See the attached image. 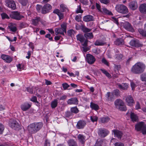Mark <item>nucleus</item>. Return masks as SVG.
<instances>
[{"label": "nucleus", "mask_w": 146, "mask_h": 146, "mask_svg": "<svg viewBox=\"0 0 146 146\" xmlns=\"http://www.w3.org/2000/svg\"><path fill=\"white\" fill-rule=\"evenodd\" d=\"M116 85L121 90H127L128 88V84L126 83H122L121 84L117 83Z\"/></svg>", "instance_id": "17"}, {"label": "nucleus", "mask_w": 146, "mask_h": 146, "mask_svg": "<svg viewBox=\"0 0 146 146\" xmlns=\"http://www.w3.org/2000/svg\"><path fill=\"white\" fill-rule=\"evenodd\" d=\"M100 119V121L101 123H105L110 120V118L108 116H106L101 117Z\"/></svg>", "instance_id": "29"}, {"label": "nucleus", "mask_w": 146, "mask_h": 146, "mask_svg": "<svg viewBox=\"0 0 146 146\" xmlns=\"http://www.w3.org/2000/svg\"><path fill=\"white\" fill-rule=\"evenodd\" d=\"M62 11L58 9H55L53 11V13L57 14L59 17V20H60L64 18V14Z\"/></svg>", "instance_id": "16"}, {"label": "nucleus", "mask_w": 146, "mask_h": 146, "mask_svg": "<svg viewBox=\"0 0 146 146\" xmlns=\"http://www.w3.org/2000/svg\"><path fill=\"white\" fill-rule=\"evenodd\" d=\"M78 101L76 98H73L69 99L67 101L68 104L69 105H77L78 104Z\"/></svg>", "instance_id": "15"}, {"label": "nucleus", "mask_w": 146, "mask_h": 146, "mask_svg": "<svg viewBox=\"0 0 146 146\" xmlns=\"http://www.w3.org/2000/svg\"><path fill=\"white\" fill-rule=\"evenodd\" d=\"M86 124V122L83 120H80L78 121L76 125V128L78 129H82Z\"/></svg>", "instance_id": "12"}, {"label": "nucleus", "mask_w": 146, "mask_h": 146, "mask_svg": "<svg viewBox=\"0 0 146 146\" xmlns=\"http://www.w3.org/2000/svg\"><path fill=\"white\" fill-rule=\"evenodd\" d=\"M60 10L63 12L67 13L69 12V9L67 6L64 4H62L60 5Z\"/></svg>", "instance_id": "23"}, {"label": "nucleus", "mask_w": 146, "mask_h": 146, "mask_svg": "<svg viewBox=\"0 0 146 146\" xmlns=\"http://www.w3.org/2000/svg\"><path fill=\"white\" fill-rule=\"evenodd\" d=\"M78 138L79 141L82 144H84L86 141V137L84 135L79 134L78 135Z\"/></svg>", "instance_id": "28"}, {"label": "nucleus", "mask_w": 146, "mask_h": 146, "mask_svg": "<svg viewBox=\"0 0 146 146\" xmlns=\"http://www.w3.org/2000/svg\"><path fill=\"white\" fill-rule=\"evenodd\" d=\"M119 109L120 110L122 111H125L127 110L126 107L124 105L122 106H120L119 107Z\"/></svg>", "instance_id": "56"}, {"label": "nucleus", "mask_w": 146, "mask_h": 146, "mask_svg": "<svg viewBox=\"0 0 146 146\" xmlns=\"http://www.w3.org/2000/svg\"><path fill=\"white\" fill-rule=\"evenodd\" d=\"M114 94L117 96L119 95V91L118 89H116L114 91Z\"/></svg>", "instance_id": "59"}, {"label": "nucleus", "mask_w": 146, "mask_h": 146, "mask_svg": "<svg viewBox=\"0 0 146 146\" xmlns=\"http://www.w3.org/2000/svg\"><path fill=\"white\" fill-rule=\"evenodd\" d=\"M28 26V24L25 23H22L20 24L19 27L21 28H24Z\"/></svg>", "instance_id": "49"}, {"label": "nucleus", "mask_w": 146, "mask_h": 146, "mask_svg": "<svg viewBox=\"0 0 146 146\" xmlns=\"http://www.w3.org/2000/svg\"><path fill=\"white\" fill-rule=\"evenodd\" d=\"M58 104L57 100H55L52 101L51 103V105L52 108H55L57 106Z\"/></svg>", "instance_id": "42"}, {"label": "nucleus", "mask_w": 146, "mask_h": 146, "mask_svg": "<svg viewBox=\"0 0 146 146\" xmlns=\"http://www.w3.org/2000/svg\"><path fill=\"white\" fill-rule=\"evenodd\" d=\"M115 9L118 12L123 14L127 13L129 12L127 7L123 5H117L115 7Z\"/></svg>", "instance_id": "6"}, {"label": "nucleus", "mask_w": 146, "mask_h": 146, "mask_svg": "<svg viewBox=\"0 0 146 146\" xmlns=\"http://www.w3.org/2000/svg\"><path fill=\"white\" fill-rule=\"evenodd\" d=\"M75 33L73 29H70L67 31V34L68 36H71Z\"/></svg>", "instance_id": "51"}, {"label": "nucleus", "mask_w": 146, "mask_h": 146, "mask_svg": "<svg viewBox=\"0 0 146 146\" xmlns=\"http://www.w3.org/2000/svg\"><path fill=\"white\" fill-rule=\"evenodd\" d=\"M9 125L12 128L17 127L19 126L18 123L14 120L11 119L10 121Z\"/></svg>", "instance_id": "24"}, {"label": "nucleus", "mask_w": 146, "mask_h": 146, "mask_svg": "<svg viewBox=\"0 0 146 146\" xmlns=\"http://www.w3.org/2000/svg\"><path fill=\"white\" fill-rule=\"evenodd\" d=\"M80 28L84 33L89 32L91 31L92 29L87 28L84 25H82L80 26Z\"/></svg>", "instance_id": "34"}, {"label": "nucleus", "mask_w": 146, "mask_h": 146, "mask_svg": "<svg viewBox=\"0 0 146 146\" xmlns=\"http://www.w3.org/2000/svg\"><path fill=\"white\" fill-rule=\"evenodd\" d=\"M109 133V131L107 129L104 128H100L98 129V134L100 137H105Z\"/></svg>", "instance_id": "7"}, {"label": "nucleus", "mask_w": 146, "mask_h": 146, "mask_svg": "<svg viewBox=\"0 0 146 146\" xmlns=\"http://www.w3.org/2000/svg\"><path fill=\"white\" fill-rule=\"evenodd\" d=\"M70 110L72 113H74L75 114L78 113L79 111L76 106L71 108Z\"/></svg>", "instance_id": "39"}, {"label": "nucleus", "mask_w": 146, "mask_h": 146, "mask_svg": "<svg viewBox=\"0 0 146 146\" xmlns=\"http://www.w3.org/2000/svg\"><path fill=\"white\" fill-rule=\"evenodd\" d=\"M125 100L127 104L129 106H132L134 103L133 99L131 96H128L125 97Z\"/></svg>", "instance_id": "13"}, {"label": "nucleus", "mask_w": 146, "mask_h": 146, "mask_svg": "<svg viewBox=\"0 0 146 146\" xmlns=\"http://www.w3.org/2000/svg\"><path fill=\"white\" fill-rule=\"evenodd\" d=\"M138 31L143 36L146 37V29H145L144 26L143 29H139Z\"/></svg>", "instance_id": "38"}, {"label": "nucleus", "mask_w": 146, "mask_h": 146, "mask_svg": "<svg viewBox=\"0 0 146 146\" xmlns=\"http://www.w3.org/2000/svg\"><path fill=\"white\" fill-rule=\"evenodd\" d=\"M5 3L6 5L9 8L13 10H15L16 8V5L15 1L13 0H6Z\"/></svg>", "instance_id": "9"}, {"label": "nucleus", "mask_w": 146, "mask_h": 146, "mask_svg": "<svg viewBox=\"0 0 146 146\" xmlns=\"http://www.w3.org/2000/svg\"><path fill=\"white\" fill-rule=\"evenodd\" d=\"M31 105L27 103H25L21 106V108L23 111H26L29 109L31 107Z\"/></svg>", "instance_id": "25"}, {"label": "nucleus", "mask_w": 146, "mask_h": 146, "mask_svg": "<svg viewBox=\"0 0 146 146\" xmlns=\"http://www.w3.org/2000/svg\"><path fill=\"white\" fill-rule=\"evenodd\" d=\"M1 16L2 19H9V17L8 15L5 13H3L2 14H1Z\"/></svg>", "instance_id": "47"}, {"label": "nucleus", "mask_w": 146, "mask_h": 146, "mask_svg": "<svg viewBox=\"0 0 146 146\" xmlns=\"http://www.w3.org/2000/svg\"><path fill=\"white\" fill-rule=\"evenodd\" d=\"M17 68L19 70L21 71L23 69V64H19L17 66Z\"/></svg>", "instance_id": "52"}, {"label": "nucleus", "mask_w": 146, "mask_h": 146, "mask_svg": "<svg viewBox=\"0 0 146 146\" xmlns=\"http://www.w3.org/2000/svg\"><path fill=\"white\" fill-rule=\"evenodd\" d=\"M115 146H124V144L121 142H116L114 144Z\"/></svg>", "instance_id": "61"}, {"label": "nucleus", "mask_w": 146, "mask_h": 146, "mask_svg": "<svg viewBox=\"0 0 146 146\" xmlns=\"http://www.w3.org/2000/svg\"><path fill=\"white\" fill-rule=\"evenodd\" d=\"M131 86L132 88V90H134L135 88L136 87V85L133 82H131Z\"/></svg>", "instance_id": "58"}, {"label": "nucleus", "mask_w": 146, "mask_h": 146, "mask_svg": "<svg viewBox=\"0 0 146 146\" xmlns=\"http://www.w3.org/2000/svg\"><path fill=\"white\" fill-rule=\"evenodd\" d=\"M10 16L11 18L17 20H20L24 17V16L20 15L19 13L17 11L13 12Z\"/></svg>", "instance_id": "8"}, {"label": "nucleus", "mask_w": 146, "mask_h": 146, "mask_svg": "<svg viewBox=\"0 0 146 146\" xmlns=\"http://www.w3.org/2000/svg\"><path fill=\"white\" fill-rule=\"evenodd\" d=\"M146 68V66L144 63L139 62L136 63L131 68V71L135 74H140L143 73Z\"/></svg>", "instance_id": "1"}, {"label": "nucleus", "mask_w": 146, "mask_h": 146, "mask_svg": "<svg viewBox=\"0 0 146 146\" xmlns=\"http://www.w3.org/2000/svg\"><path fill=\"white\" fill-rule=\"evenodd\" d=\"M102 62L103 63H104L107 66H108V63L105 58H103L102 59Z\"/></svg>", "instance_id": "64"}, {"label": "nucleus", "mask_w": 146, "mask_h": 146, "mask_svg": "<svg viewBox=\"0 0 146 146\" xmlns=\"http://www.w3.org/2000/svg\"><path fill=\"white\" fill-rule=\"evenodd\" d=\"M20 1L22 5L23 6H26L28 3L27 0H20Z\"/></svg>", "instance_id": "50"}, {"label": "nucleus", "mask_w": 146, "mask_h": 146, "mask_svg": "<svg viewBox=\"0 0 146 146\" xmlns=\"http://www.w3.org/2000/svg\"><path fill=\"white\" fill-rule=\"evenodd\" d=\"M83 12V11L81 9V7L80 5H79L78 6L77 10L76 11V13H82Z\"/></svg>", "instance_id": "48"}, {"label": "nucleus", "mask_w": 146, "mask_h": 146, "mask_svg": "<svg viewBox=\"0 0 146 146\" xmlns=\"http://www.w3.org/2000/svg\"><path fill=\"white\" fill-rule=\"evenodd\" d=\"M1 57L6 62L8 63L11 62L12 60V58L9 55L3 54L1 55Z\"/></svg>", "instance_id": "14"}, {"label": "nucleus", "mask_w": 146, "mask_h": 146, "mask_svg": "<svg viewBox=\"0 0 146 146\" xmlns=\"http://www.w3.org/2000/svg\"><path fill=\"white\" fill-rule=\"evenodd\" d=\"M67 143L69 146H78L76 142L72 139L69 140Z\"/></svg>", "instance_id": "30"}, {"label": "nucleus", "mask_w": 146, "mask_h": 146, "mask_svg": "<svg viewBox=\"0 0 146 146\" xmlns=\"http://www.w3.org/2000/svg\"><path fill=\"white\" fill-rule=\"evenodd\" d=\"M106 96L108 101H111L113 100V95L110 92H107Z\"/></svg>", "instance_id": "31"}, {"label": "nucleus", "mask_w": 146, "mask_h": 146, "mask_svg": "<svg viewBox=\"0 0 146 146\" xmlns=\"http://www.w3.org/2000/svg\"><path fill=\"white\" fill-rule=\"evenodd\" d=\"M36 10L39 13H41L43 14H45L49 12L52 9L51 6L48 3L44 5L43 7L39 5L36 6Z\"/></svg>", "instance_id": "3"}, {"label": "nucleus", "mask_w": 146, "mask_h": 146, "mask_svg": "<svg viewBox=\"0 0 146 146\" xmlns=\"http://www.w3.org/2000/svg\"><path fill=\"white\" fill-rule=\"evenodd\" d=\"M62 85L64 90L67 89L70 86L69 85L66 83H63Z\"/></svg>", "instance_id": "57"}, {"label": "nucleus", "mask_w": 146, "mask_h": 146, "mask_svg": "<svg viewBox=\"0 0 146 146\" xmlns=\"http://www.w3.org/2000/svg\"><path fill=\"white\" fill-rule=\"evenodd\" d=\"M31 100L33 102L38 103V102L37 100L36 97L35 96L33 97L31 99Z\"/></svg>", "instance_id": "60"}, {"label": "nucleus", "mask_w": 146, "mask_h": 146, "mask_svg": "<svg viewBox=\"0 0 146 146\" xmlns=\"http://www.w3.org/2000/svg\"><path fill=\"white\" fill-rule=\"evenodd\" d=\"M40 20V18L39 17H36L35 19L32 20V24L35 26L37 25L38 23Z\"/></svg>", "instance_id": "32"}, {"label": "nucleus", "mask_w": 146, "mask_h": 146, "mask_svg": "<svg viewBox=\"0 0 146 146\" xmlns=\"http://www.w3.org/2000/svg\"><path fill=\"white\" fill-rule=\"evenodd\" d=\"M101 70L102 72L104 74H105L107 77L109 78H111V76H110V74L106 71V70L104 69H101Z\"/></svg>", "instance_id": "45"}, {"label": "nucleus", "mask_w": 146, "mask_h": 146, "mask_svg": "<svg viewBox=\"0 0 146 146\" xmlns=\"http://www.w3.org/2000/svg\"><path fill=\"white\" fill-rule=\"evenodd\" d=\"M140 77L142 81L146 82V72L141 74Z\"/></svg>", "instance_id": "43"}, {"label": "nucleus", "mask_w": 146, "mask_h": 146, "mask_svg": "<svg viewBox=\"0 0 146 146\" xmlns=\"http://www.w3.org/2000/svg\"><path fill=\"white\" fill-rule=\"evenodd\" d=\"M139 10L141 13L146 14V4L144 3L141 4L139 7Z\"/></svg>", "instance_id": "26"}, {"label": "nucleus", "mask_w": 146, "mask_h": 146, "mask_svg": "<svg viewBox=\"0 0 146 146\" xmlns=\"http://www.w3.org/2000/svg\"><path fill=\"white\" fill-rule=\"evenodd\" d=\"M98 119V118L96 116H90V119L93 122L97 121Z\"/></svg>", "instance_id": "53"}, {"label": "nucleus", "mask_w": 146, "mask_h": 146, "mask_svg": "<svg viewBox=\"0 0 146 146\" xmlns=\"http://www.w3.org/2000/svg\"><path fill=\"white\" fill-rule=\"evenodd\" d=\"M105 43L100 40H97L94 43V44L96 46H102Z\"/></svg>", "instance_id": "44"}, {"label": "nucleus", "mask_w": 146, "mask_h": 146, "mask_svg": "<svg viewBox=\"0 0 146 146\" xmlns=\"http://www.w3.org/2000/svg\"><path fill=\"white\" fill-rule=\"evenodd\" d=\"M112 132L113 133L115 136L117 137L119 139H121L123 135V133L121 131L117 129H114L112 130Z\"/></svg>", "instance_id": "19"}, {"label": "nucleus", "mask_w": 146, "mask_h": 146, "mask_svg": "<svg viewBox=\"0 0 146 146\" xmlns=\"http://www.w3.org/2000/svg\"><path fill=\"white\" fill-rule=\"evenodd\" d=\"M61 28H56L55 30V34L57 35L60 34L64 35V32L66 33V24L64 23L61 25Z\"/></svg>", "instance_id": "5"}, {"label": "nucleus", "mask_w": 146, "mask_h": 146, "mask_svg": "<svg viewBox=\"0 0 146 146\" xmlns=\"http://www.w3.org/2000/svg\"><path fill=\"white\" fill-rule=\"evenodd\" d=\"M27 90V92H29L31 94H35V91H34V93L33 92V90L35 89L36 91L37 90V89L36 87L33 86L31 87H28L26 88Z\"/></svg>", "instance_id": "36"}, {"label": "nucleus", "mask_w": 146, "mask_h": 146, "mask_svg": "<svg viewBox=\"0 0 146 146\" xmlns=\"http://www.w3.org/2000/svg\"><path fill=\"white\" fill-rule=\"evenodd\" d=\"M86 60L87 62L90 64H93L96 61L95 57L89 54H86Z\"/></svg>", "instance_id": "10"}, {"label": "nucleus", "mask_w": 146, "mask_h": 146, "mask_svg": "<svg viewBox=\"0 0 146 146\" xmlns=\"http://www.w3.org/2000/svg\"><path fill=\"white\" fill-rule=\"evenodd\" d=\"M8 27L11 31L13 32H16L17 30L16 27L12 24L9 25L8 26Z\"/></svg>", "instance_id": "41"}, {"label": "nucleus", "mask_w": 146, "mask_h": 146, "mask_svg": "<svg viewBox=\"0 0 146 146\" xmlns=\"http://www.w3.org/2000/svg\"><path fill=\"white\" fill-rule=\"evenodd\" d=\"M41 122H35L30 124L28 127V129L31 134H34L38 131L42 127Z\"/></svg>", "instance_id": "2"}, {"label": "nucleus", "mask_w": 146, "mask_h": 146, "mask_svg": "<svg viewBox=\"0 0 146 146\" xmlns=\"http://www.w3.org/2000/svg\"><path fill=\"white\" fill-rule=\"evenodd\" d=\"M129 6L131 9L134 10L137 8V3L136 1H133L129 3Z\"/></svg>", "instance_id": "20"}, {"label": "nucleus", "mask_w": 146, "mask_h": 146, "mask_svg": "<svg viewBox=\"0 0 146 146\" xmlns=\"http://www.w3.org/2000/svg\"><path fill=\"white\" fill-rule=\"evenodd\" d=\"M129 113L130 114V118L133 122H134L138 121V117L134 113L132 112L131 111H130L129 113V111H128V112L126 113V115L128 114Z\"/></svg>", "instance_id": "18"}, {"label": "nucleus", "mask_w": 146, "mask_h": 146, "mask_svg": "<svg viewBox=\"0 0 146 146\" xmlns=\"http://www.w3.org/2000/svg\"><path fill=\"white\" fill-rule=\"evenodd\" d=\"M135 129L137 131H141L143 134H146V125L144 122L138 123L135 125Z\"/></svg>", "instance_id": "4"}, {"label": "nucleus", "mask_w": 146, "mask_h": 146, "mask_svg": "<svg viewBox=\"0 0 146 146\" xmlns=\"http://www.w3.org/2000/svg\"><path fill=\"white\" fill-rule=\"evenodd\" d=\"M114 44L116 45L121 46L124 44V40L121 38H118L114 42Z\"/></svg>", "instance_id": "22"}, {"label": "nucleus", "mask_w": 146, "mask_h": 146, "mask_svg": "<svg viewBox=\"0 0 146 146\" xmlns=\"http://www.w3.org/2000/svg\"><path fill=\"white\" fill-rule=\"evenodd\" d=\"M103 11L104 13L109 15H113V14L111 11L108 10L105 8H103Z\"/></svg>", "instance_id": "46"}, {"label": "nucleus", "mask_w": 146, "mask_h": 146, "mask_svg": "<svg viewBox=\"0 0 146 146\" xmlns=\"http://www.w3.org/2000/svg\"><path fill=\"white\" fill-rule=\"evenodd\" d=\"M4 129V127L2 124L0 123V134H2Z\"/></svg>", "instance_id": "55"}, {"label": "nucleus", "mask_w": 146, "mask_h": 146, "mask_svg": "<svg viewBox=\"0 0 146 146\" xmlns=\"http://www.w3.org/2000/svg\"><path fill=\"white\" fill-rule=\"evenodd\" d=\"M114 104L115 106H119V107L122 106L124 105V103L123 102L119 99H117L115 100V101Z\"/></svg>", "instance_id": "33"}, {"label": "nucleus", "mask_w": 146, "mask_h": 146, "mask_svg": "<svg viewBox=\"0 0 146 146\" xmlns=\"http://www.w3.org/2000/svg\"><path fill=\"white\" fill-rule=\"evenodd\" d=\"M94 20L93 17L91 15H88L84 16L83 18V20L85 22H89Z\"/></svg>", "instance_id": "21"}, {"label": "nucleus", "mask_w": 146, "mask_h": 146, "mask_svg": "<svg viewBox=\"0 0 146 146\" xmlns=\"http://www.w3.org/2000/svg\"><path fill=\"white\" fill-rule=\"evenodd\" d=\"M90 107L92 109L95 110H99V107L95 103L91 102L90 103Z\"/></svg>", "instance_id": "37"}, {"label": "nucleus", "mask_w": 146, "mask_h": 146, "mask_svg": "<svg viewBox=\"0 0 146 146\" xmlns=\"http://www.w3.org/2000/svg\"><path fill=\"white\" fill-rule=\"evenodd\" d=\"M123 57V55L121 54H118L116 55V58L119 60L121 59Z\"/></svg>", "instance_id": "62"}, {"label": "nucleus", "mask_w": 146, "mask_h": 146, "mask_svg": "<svg viewBox=\"0 0 146 146\" xmlns=\"http://www.w3.org/2000/svg\"><path fill=\"white\" fill-rule=\"evenodd\" d=\"M76 37L77 40H79L81 43L84 42L85 39L83 35L79 34L77 35Z\"/></svg>", "instance_id": "35"}, {"label": "nucleus", "mask_w": 146, "mask_h": 146, "mask_svg": "<svg viewBox=\"0 0 146 146\" xmlns=\"http://www.w3.org/2000/svg\"><path fill=\"white\" fill-rule=\"evenodd\" d=\"M72 115V114L71 111H67L65 112V116L66 117H69Z\"/></svg>", "instance_id": "54"}, {"label": "nucleus", "mask_w": 146, "mask_h": 146, "mask_svg": "<svg viewBox=\"0 0 146 146\" xmlns=\"http://www.w3.org/2000/svg\"><path fill=\"white\" fill-rule=\"evenodd\" d=\"M130 45L133 47H139L140 46V44L137 41L135 40H132L129 42Z\"/></svg>", "instance_id": "27"}, {"label": "nucleus", "mask_w": 146, "mask_h": 146, "mask_svg": "<svg viewBox=\"0 0 146 146\" xmlns=\"http://www.w3.org/2000/svg\"><path fill=\"white\" fill-rule=\"evenodd\" d=\"M81 18V16L80 15H77L76 16L75 19L76 21L79 22L80 21Z\"/></svg>", "instance_id": "63"}, {"label": "nucleus", "mask_w": 146, "mask_h": 146, "mask_svg": "<svg viewBox=\"0 0 146 146\" xmlns=\"http://www.w3.org/2000/svg\"><path fill=\"white\" fill-rule=\"evenodd\" d=\"M84 36L86 38L92 39L93 38V35L92 33H86L84 34Z\"/></svg>", "instance_id": "40"}, {"label": "nucleus", "mask_w": 146, "mask_h": 146, "mask_svg": "<svg viewBox=\"0 0 146 146\" xmlns=\"http://www.w3.org/2000/svg\"><path fill=\"white\" fill-rule=\"evenodd\" d=\"M123 26L125 29L128 31L131 32H133L134 31V29L133 27L128 22H125L123 23Z\"/></svg>", "instance_id": "11"}]
</instances>
